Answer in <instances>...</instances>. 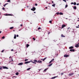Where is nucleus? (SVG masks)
I'll use <instances>...</instances> for the list:
<instances>
[{
  "instance_id": "obj_55",
  "label": "nucleus",
  "mask_w": 79,
  "mask_h": 79,
  "mask_svg": "<svg viewBox=\"0 0 79 79\" xmlns=\"http://www.w3.org/2000/svg\"><path fill=\"white\" fill-rule=\"evenodd\" d=\"M23 26V25L22 24H21V25H20V26Z\"/></svg>"
},
{
  "instance_id": "obj_41",
  "label": "nucleus",
  "mask_w": 79,
  "mask_h": 79,
  "mask_svg": "<svg viewBox=\"0 0 79 79\" xmlns=\"http://www.w3.org/2000/svg\"><path fill=\"white\" fill-rule=\"evenodd\" d=\"M63 1L65 2H66V0H63Z\"/></svg>"
},
{
  "instance_id": "obj_14",
  "label": "nucleus",
  "mask_w": 79,
  "mask_h": 79,
  "mask_svg": "<svg viewBox=\"0 0 79 79\" xmlns=\"http://www.w3.org/2000/svg\"><path fill=\"white\" fill-rule=\"evenodd\" d=\"M59 15H63V13L62 12H60L59 13Z\"/></svg>"
},
{
  "instance_id": "obj_32",
  "label": "nucleus",
  "mask_w": 79,
  "mask_h": 79,
  "mask_svg": "<svg viewBox=\"0 0 79 79\" xmlns=\"http://www.w3.org/2000/svg\"><path fill=\"white\" fill-rule=\"evenodd\" d=\"M40 29H41V28H40V27H39L38 28V30H40Z\"/></svg>"
},
{
  "instance_id": "obj_36",
  "label": "nucleus",
  "mask_w": 79,
  "mask_h": 79,
  "mask_svg": "<svg viewBox=\"0 0 79 79\" xmlns=\"http://www.w3.org/2000/svg\"><path fill=\"white\" fill-rule=\"evenodd\" d=\"M5 38V36H3V37H2V39H4Z\"/></svg>"
},
{
  "instance_id": "obj_5",
  "label": "nucleus",
  "mask_w": 79,
  "mask_h": 79,
  "mask_svg": "<svg viewBox=\"0 0 79 79\" xmlns=\"http://www.w3.org/2000/svg\"><path fill=\"white\" fill-rule=\"evenodd\" d=\"M31 62V61H27L24 62L25 64H28V63H29Z\"/></svg>"
},
{
  "instance_id": "obj_20",
  "label": "nucleus",
  "mask_w": 79,
  "mask_h": 79,
  "mask_svg": "<svg viewBox=\"0 0 79 79\" xmlns=\"http://www.w3.org/2000/svg\"><path fill=\"white\" fill-rule=\"evenodd\" d=\"M13 28H14V27H10V29H13Z\"/></svg>"
},
{
  "instance_id": "obj_39",
  "label": "nucleus",
  "mask_w": 79,
  "mask_h": 79,
  "mask_svg": "<svg viewBox=\"0 0 79 79\" xmlns=\"http://www.w3.org/2000/svg\"><path fill=\"white\" fill-rule=\"evenodd\" d=\"M51 61H54V59H52V60H51Z\"/></svg>"
},
{
  "instance_id": "obj_58",
  "label": "nucleus",
  "mask_w": 79,
  "mask_h": 79,
  "mask_svg": "<svg viewBox=\"0 0 79 79\" xmlns=\"http://www.w3.org/2000/svg\"><path fill=\"white\" fill-rule=\"evenodd\" d=\"M40 70H41V69H39V71H40Z\"/></svg>"
},
{
  "instance_id": "obj_28",
  "label": "nucleus",
  "mask_w": 79,
  "mask_h": 79,
  "mask_svg": "<svg viewBox=\"0 0 79 79\" xmlns=\"http://www.w3.org/2000/svg\"><path fill=\"white\" fill-rule=\"evenodd\" d=\"M28 61V59H26L25 60V61Z\"/></svg>"
},
{
  "instance_id": "obj_62",
  "label": "nucleus",
  "mask_w": 79,
  "mask_h": 79,
  "mask_svg": "<svg viewBox=\"0 0 79 79\" xmlns=\"http://www.w3.org/2000/svg\"><path fill=\"white\" fill-rule=\"evenodd\" d=\"M68 31H69H69H70V30H68Z\"/></svg>"
},
{
  "instance_id": "obj_51",
  "label": "nucleus",
  "mask_w": 79,
  "mask_h": 79,
  "mask_svg": "<svg viewBox=\"0 0 79 79\" xmlns=\"http://www.w3.org/2000/svg\"><path fill=\"white\" fill-rule=\"evenodd\" d=\"M2 33V31H0V34H1Z\"/></svg>"
},
{
  "instance_id": "obj_45",
  "label": "nucleus",
  "mask_w": 79,
  "mask_h": 79,
  "mask_svg": "<svg viewBox=\"0 0 79 79\" xmlns=\"http://www.w3.org/2000/svg\"><path fill=\"white\" fill-rule=\"evenodd\" d=\"M47 57H45L44 58V59L45 60H46V59H47Z\"/></svg>"
},
{
  "instance_id": "obj_35",
  "label": "nucleus",
  "mask_w": 79,
  "mask_h": 79,
  "mask_svg": "<svg viewBox=\"0 0 79 79\" xmlns=\"http://www.w3.org/2000/svg\"><path fill=\"white\" fill-rule=\"evenodd\" d=\"M33 40H35V38H33Z\"/></svg>"
},
{
  "instance_id": "obj_54",
  "label": "nucleus",
  "mask_w": 79,
  "mask_h": 79,
  "mask_svg": "<svg viewBox=\"0 0 79 79\" xmlns=\"http://www.w3.org/2000/svg\"><path fill=\"white\" fill-rule=\"evenodd\" d=\"M11 60L12 61H13V59L12 58L11 59Z\"/></svg>"
},
{
  "instance_id": "obj_63",
  "label": "nucleus",
  "mask_w": 79,
  "mask_h": 79,
  "mask_svg": "<svg viewBox=\"0 0 79 79\" xmlns=\"http://www.w3.org/2000/svg\"><path fill=\"white\" fill-rule=\"evenodd\" d=\"M78 21H79V20H77Z\"/></svg>"
},
{
  "instance_id": "obj_49",
  "label": "nucleus",
  "mask_w": 79,
  "mask_h": 79,
  "mask_svg": "<svg viewBox=\"0 0 79 79\" xmlns=\"http://www.w3.org/2000/svg\"><path fill=\"white\" fill-rule=\"evenodd\" d=\"M17 37H19V35H17Z\"/></svg>"
},
{
  "instance_id": "obj_9",
  "label": "nucleus",
  "mask_w": 79,
  "mask_h": 79,
  "mask_svg": "<svg viewBox=\"0 0 79 79\" xmlns=\"http://www.w3.org/2000/svg\"><path fill=\"white\" fill-rule=\"evenodd\" d=\"M3 69H8V67H5V66H3Z\"/></svg>"
},
{
  "instance_id": "obj_38",
  "label": "nucleus",
  "mask_w": 79,
  "mask_h": 79,
  "mask_svg": "<svg viewBox=\"0 0 79 79\" xmlns=\"http://www.w3.org/2000/svg\"><path fill=\"white\" fill-rule=\"evenodd\" d=\"M78 27H76V28H79V25H78Z\"/></svg>"
},
{
  "instance_id": "obj_18",
  "label": "nucleus",
  "mask_w": 79,
  "mask_h": 79,
  "mask_svg": "<svg viewBox=\"0 0 79 79\" xmlns=\"http://www.w3.org/2000/svg\"><path fill=\"white\" fill-rule=\"evenodd\" d=\"M52 64H53L52 63L49 65H48V66L50 67V66H52Z\"/></svg>"
},
{
  "instance_id": "obj_16",
  "label": "nucleus",
  "mask_w": 79,
  "mask_h": 79,
  "mask_svg": "<svg viewBox=\"0 0 79 79\" xmlns=\"http://www.w3.org/2000/svg\"><path fill=\"white\" fill-rule=\"evenodd\" d=\"M27 48H28V47H29V45L28 44H27Z\"/></svg>"
},
{
  "instance_id": "obj_24",
  "label": "nucleus",
  "mask_w": 79,
  "mask_h": 79,
  "mask_svg": "<svg viewBox=\"0 0 79 79\" xmlns=\"http://www.w3.org/2000/svg\"><path fill=\"white\" fill-rule=\"evenodd\" d=\"M38 63H42V61L41 60H39L38 61Z\"/></svg>"
},
{
  "instance_id": "obj_8",
  "label": "nucleus",
  "mask_w": 79,
  "mask_h": 79,
  "mask_svg": "<svg viewBox=\"0 0 79 79\" xmlns=\"http://www.w3.org/2000/svg\"><path fill=\"white\" fill-rule=\"evenodd\" d=\"M64 27H66V25H63L62 26V29H63Z\"/></svg>"
},
{
  "instance_id": "obj_61",
  "label": "nucleus",
  "mask_w": 79,
  "mask_h": 79,
  "mask_svg": "<svg viewBox=\"0 0 79 79\" xmlns=\"http://www.w3.org/2000/svg\"><path fill=\"white\" fill-rule=\"evenodd\" d=\"M34 13H35V12H34Z\"/></svg>"
},
{
  "instance_id": "obj_52",
  "label": "nucleus",
  "mask_w": 79,
  "mask_h": 79,
  "mask_svg": "<svg viewBox=\"0 0 79 79\" xmlns=\"http://www.w3.org/2000/svg\"><path fill=\"white\" fill-rule=\"evenodd\" d=\"M77 5H79V3H77Z\"/></svg>"
},
{
  "instance_id": "obj_10",
  "label": "nucleus",
  "mask_w": 79,
  "mask_h": 79,
  "mask_svg": "<svg viewBox=\"0 0 79 79\" xmlns=\"http://www.w3.org/2000/svg\"><path fill=\"white\" fill-rule=\"evenodd\" d=\"M74 48V47L73 46H71L69 47V49H73Z\"/></svg>"
},
{
  "instance_id": "obj_56",
  "label": "nucleus",
  "mask_w": 79,
  "mask_h": 79,
  "mask_svg": "<svg viewBox=\"0 0 79 79\" xmlns=\"http://www.w3.org/2000/svg\"><path fill=\"white\" fill-rule=\"evenodd\" d=\"M45 8L46 9H47V7H46Z\"/></svg>"
},
{
  "instance_id": "obj_25",
  "label": "nucleus",
  "mask_w": 79,
  "mask_h": 79,
  "mask_svg": "<svg viewBox=\"0 0 79 79\" xmlns=\"http://www.w3.org/2000/svg\"><path fill=\"white\" fill-rule=\"evenodd\" d=\"M15 74H16V75H18L19 74V73H18V72H17V73H16Z\"/></svg>"
},
{
  "instance_id": "obj_13",
  "label": "nucleus",
  "mask_w": 79,
  "mask_h": 79,
  "mask_svg": "<svg viewBox=\"0 0 79 79\" xmlns=\"http://www.w3.org/2000/svg\"><path fill=\"white\" fill-rule=\"evenodd\" d=\"M61 37H65V36H64L63 34H62L61 35Z\"/></svg>"
},
{
  "instance_id": "obj_12",
  "label": "nucleus",
  "mask_w": 79,
  "mask_h": 79,
  "mask_svg": "<svg viewBox=\"0 0 79 79\" xmlns=\"http://www.w3.org/2000/svg\"><path fill=\"white\" fill-rule=\"evenodd\" d=\"M73 9L74 10H76V9H77V7H76V6H74L73 7Z\"/></svg>"
},
{
  "instance_id": "obj_46",
  "label": "nucleus",
  "mask_w": 79,
  "mask_h": 79,
  "mask_svg": "<svg viewBox=\"0 0 79 79\" xmlns=\"http://www.w3.org/2000/svg\"><path fill=\"white\" fill-rule=\"evenodd\" d=\"M4 52V50H2V51L1 52Z\"/></svg>"
},
{
  "instance_id": "obj_4",
  "label": "nucleus",
  "mask_w": 79,
  "mask_h": 79,
  "mask_svg": "<svg viewBox=\"0 0 79 79\" xmlns=\"http://www.w3.org/2000/svg\"><path fill=\"white\" fill-rule=\"evenodd\" d=\"M69 55H64V57H65L66 58H67V57H69Z\"/></svg>"
},
{
  "instance_id": "obj_50",
  "label": "nucleus",
  "mask_w": 79,
  "mask_h": 79,
  "mask_svg": "<svg viewBox=\"0 0 79 79\" xmlns=\"http://www.w3.org/2000/svg\"><path fill=\"white\" fill-rule=\"evenodd\" d=\"M14 51L13 49H12L11 50V51Z\"/></svg>"
},
{
  "instance_id": "obj_60",
  "label": "nucleus",
  "mask_w": 79,
  "mask_h": 79,
  "mask_svg": "<svg viewBox=\"0 0 79 79\" xmlns=\"http://www.w3.org/2000/svg\"><path fill=\"white\" fill-rule=\"evenodd\" d=\"M17 53V52H15V53Z\"/></svg>"
},
{
  "instance_id": "obj_22",
  "label": "nucleus",
  "mask_w": 79,
  "mask_h": 79,
  "mask_svg": "<svg viewBox=\"0 0 79 79\" xmlns=\"http://www.w3.org/2000/svg\"><path fill=\"white\" fill-rule=\"evenodd\" d=\"M54 77L52 78V79H55V78H56V77Z\"/></svg>"
},
{
  "instance_id": "obj_57",
  "label": "nucleus",
  "mask_w": 79,
  "mask_h": 79,
  "mask_svg": "<svg viewBox=\"0 0 79 79\" xmlns=\"http://www.w3.org/2000/svg\"><path fill=\"white\" fill-rule=\"evenodd\" d=\"M52 3H53V1H52Z\"/></svg>"
},
{
  "instance_id": "obj_23",
  "label": "nucleus",
  "mask_w": 79,
  "mask_h": 79,
  "mask_svg": "<svg viewBox=\"0 0 79 79\" xmlns=\"http://www.w3.org/2000/svg\"><path fill=\"white\" fill-rule=\"evenodd\" d=\"M30 69H31V68H29L28 69H27V70L29 71V70H30Z\"/></svg>"
},
{
  "instance_id": "obj_34",
  "label": "nucleus",
  "mask_w": 79,
  "mask_h": 79,
  "mask_svg": "<svg viewBox=\"0 0 79 79\" xmlns=\"http://www.w3.org/2000/svg\"><path fill=\"white\" fill-rule=\"evenodd\" d=\"M52 62V60H51L49 62V63L50 64Z\"/></svg>"
},
{
  "instance_id": "obj_33",
  "label": "nucleus",
  "mask_w": 79,
  "mask_h": 79,
  "mask_svg": "<svg viewBox=\"0 0 79 79\" xmlns=\"http://www.w3.org/2000/svg\"><path fill=\"white\" fill-rule=\"evenodd\" d=\"M7 2H10V0H7Z\"/></svg>"
},
{
  "instance_id": "obj_64",
  "label": "nucleus",
  "mask_w": 79,
  "mask_h": 79,
  "mask_svg": "<svg viewBox=\"0 0 79 79\" xmlns=\"http://www.w3.org/2000/svg\"><path fill=\"white\" fill-rule=\"evenodd\" d=\"M1 4H2L0 2V5H1Z\"/></svg>"
},
{
  "instance_id": "obj_21",
  "label": "nucleus",
  "mask_w": 79,
  "mask_h": 79,
  "mask_svg": "<svg viewBox=\"0 0 79 79\" xmlns=\"http://www.w3.org/2000/svg\"><path fill=\"white\" fill-rule=\"evenodd\" d=\"M55 5H56L55 4H54L53 5H52V6H53L54 7H55Z\"/></svg>"
},
{
  "instance_id": "obj_40",
  "label": "nucleus",
  "mask_w": 79,
  "mask_h": 79,
  "mask_svg": "<svg viewBox=\"0 0 79 79\" xmlns=\"http://www.w3.org/2000/svg\"><path fill=\"white\" fill-rule=\"evenodd\" d=\"M35 6H37V4L35 3Z\"/></svg>"
},
{
  "instance_id": "obj_48",
  "label": "nucleus",
  "mask_w": 79,
  "mask_h": 79,
  "mask_svg": "<svg viewBox=\"0 0 79 79\" xmlns=\"http://www.w3.org/2000/svg\"><path fill=\"white\" fill-rule=\"evenodd\" d=\"M11 58V56H10V57H9V59H10Z\"/></svg>"
},
{
  "instance_id": "obj_26",
  "label": "nucleus",
  "mask_w": 79,
  "mask_h": 79,
  "mask_svg": "<svg viewBox=\"0 0 79 79\" xmlns=\"http://www.w3.org/2000/svg\"><path fill=\"white\" fill-rule=\"evenodd\" d=\"M47 69H48V68L45 69L44 71H45V72H46V71H47Z\"/></svg>"
},
{
  "instance_id": "obj_15",
  "label": "nucleus",
  "mask_w": 79,
  "mask_h": 79,
  "mask_svg": "<svg viewBox=\"0 0 79 79\" xmlns=\"http://www.w3.org/2000/svg\"><path fill=\"white\" fill-rule=\"evenodd\" d=\"M14 39H16V35H14Z\"/></svg>"
},
{
  "instance_id": "obj_17",
  "label": "nucleus",
  "mask_w": 79,
  "mask_h": 79,
  "mask_svg": "<svg viewBox=\"0 0 79 79\" xmlns=\"http://www.w3.org/2000/svg\"><path fill=\"white\" fill-rule=\"evenodd\" d=\"M8 3H6V4H5L4 5H3V6H4V7H5V6H6V5H8Z\"/></svg>"
},
{
  "instance_id": "obj_31",
  "label": "nucleus",
  "mask_w": 79,
  "mask_h": 79,
  "mask_svg": "<svg viewBox=\"0 0 79 79\" xmlns=\"http://www.w3.org/2000/svg\"><path fill=\"white\" fill-rule=\"evenodd\" d=\"M74 5H76V2H74Z\"/></svg>"
},
{
  "instance_id": "obj_2",
  "label": "nucleus",
  "mask_w": 79,
  "mask_h": 79,
  "mask_svg": "<svg viewBox=\"0 0 79 79\" xmlns=\"http://www.w3.org/2000/svg\"><path fill=\"white\" fill-rule=\"evenodd\" d=\"M75 47H76L77 48H78L79 47V44H76Z\"/></svg>"
},
{
  "instance_id": "obj_30",
  "label": "nucleus",
  "mask_w": 79,
  "mask_h": 79,
  "mask_svg": "<svg viewBox=\"0 0 79 79\" xmlns=\"http://www.w3.org/2000/svg\"><path fill=\"white\" fill-rule=\"evenodd\" d=\"M34 62H37V61L36 60H33Z\"/></svg>"
},
{
  "instance_id": "obj_1",
  "label": "nucleus",
  "mask_w": 79,
  "mask_h": 79,
  "mask_svg": "<svg viewBox=\"0 0 79 79\" xmlns=\"http://www.w3.org/2000/svg\"><path fill=\"white\" fill-rule=\"evenodd\" d=\"M36 8L35 7H33V8L32 9H31V10H32V11H35V10Z\"/></svg>"
},
{
  "instance_id": "obj_11",
  "label": "nucleus",
  "mask_w": 79,
  "mask_h": 79,
  "mask_svg": "<svg viewBox=\"0 0 79 79\" xmlns=\"http://www.w3.org/2000/svg\"><path fill=\"white\" fill-rule=\"evenodd\" d=\"M70 52H74L75 51V50L74 49H70Z\"/></svg>"
},
{
  "instance_id": "obj_43",
  "label": "nucleus",
  "mask_w": 79,
  "mask_h": 79,
  "mask_svg": "<svg viewBox=\"0 0 79 79\" xmlns=\"http://www.w3.org/2000/svg\"><path fill=\"white\" fill-rule=\"evenodd\" d=\"M49 23H52V21H49Z\"/></svg>"
},
{
  "instance_id": "obj_6",
  "label": "nucleus",
  "mask_w": 79,
  "mask_h": 79,
  "mask_svg": "<svg viewBox=\"0 0 79 79\" xmlns=\"http://www.w3.org/2000/svg\"><path fill=\"white\" fill-rule=\"evenodd\" d=\"M73 74H74V73H69V76H73Z\"/></svg>"
},
{
  "instance_id": "obj_44",
  "label": "nucleus",
  "mask_w": 79,
  "mask_h": 79,
  "mask_svg": "<svg viewBox=\"0 0 79 79\" xmlns=\"http://www.w3.org/2000/svg\"><path fill=\"white\" fill-rule=\"evenodd\" d=\"M1 69H2V67H0V70Z\"/></svg>"
},
{
  "instance_id": "obj_59",
  "label": "nucleus",
  "mask_w": 79,
  "mask_h": 79,
  "mask_svg": "<svg viewBox=\"0 0 79 79\" xmlns=\"http://www.w3.org/2000/svg\"><path fill=\"white\" fill-rule=\"evenodd\" d=\"M69 28H68V30H69Z\"/></svg>"
},
{
  "instance_id": "obj_27",
  "label": "nucleus",
  "mask_w": 79,
  "mask_h": 79,
  "mask_svg": "<svg viewBox=\"0 0 79 79\" xmlns=\"http://www.w3.org/2000/svg\"><path fill=\"white\" fill-rule=\"evenodd\" d=\"M56 15H59V14H60V13H59V12H57V13H56Z\"/></svg>"
},
{
  "instance_id": "obj_42",
  "label": "nucleus",
  "mask_w": 79,
  "mask_h": 79,
  "mask_svg": "<svg viewBox=\"0 0 79 79\" xmlns=\"http://www.w3.org/2000/svg\"><path fill=\"white\" fill-rule=\"evenodd\" d=\"M2 9L3 10H5V8L3 7Z\"/></svg>"
},
{
  "instance_id": "obj_7",
  "label": "nucleus",
  "mask_w": 79,
  "mask_h": 79,
  "mask_svg": "<svg viewBox=\"0 0 79 79\" xmlns=\"http://www.w3.org/2000/svg\"><path fill=\"white\" fill-rule=\"evenodd\" d=\"M23 63H20L19 64H18V65H19V66H20L21 65H23Z\"/></svg>"
},
{
  "instance_id": "obj_3",
  "label": "nucleus",
  "mask_w": 79,
  "mask_h": 79,
  "mask_svg": "<svg viewBox=\"0 0 79 79\" xmlns=\"http://www.w3.org/2000/svg\"><path fill=\"white\" fill-rule=\"evenodd\" d=\"M5 16H13V15H11V14H5L4 15Z\"/></svg>"
},
{
  "instance_id": "obj_19",
  "label": "nucleus",
  "mask_w": 79,
  "mask_h": 79,
  "mask_svg": "<svg viewBox=\"0 0 79 79\" xmlns=\"http://www.w3.org/2000/svg\"><path fill=\"white\" fill-rule=\"evenodd\" d=\"M30 62H32V63H35V64H36V63H35V62H33L32 60H30Z\"/></svg>"
},
{
  "instance_id": "obj_29",
  "label": "nucleus",
  "mask_w": 79,
  "mask_h": 79,
  "mask_svg": "<svg viewBox=\"0 0 79 79\" xmlns=\"http://www.w3.org/2000/svg\"><path fill=\"white\" fill-rule=\"evenodd\" d=\"M68 5H65V8H67V7H68Z\"/></svg>"
},
{
  "instance_id": "obj_47",
  "label": "nucleus",
  "mask_w": 79,
  "mask_h": 79,
  "mask_svg": "<svg viewBox=\"0 0 79 79\" xmlns=\"http://www.w3.org/2000/svg\"><path fill=\"white\" fill-rule=\"evenodd\" d=\"M71 4H74V3L72 2V3H71Z\"/></svg>"
},
{
  "instance_id": "obj_53",
  "label": "nucleus",
  "mask_w": 79,
  "mask_h": 79,
  "mask_svg": "<svg viewBox=\"0 0 79 79\" xmlns=\"http://www.w3.org/2000/svg\"><path fill=\"white\" fill-rule=\"evenodd\" d=\"M44 59L43 60V61H44Z\"/></svg>"
},
{
  "instance_id": "obj_37",
  "label": "nucleus",
  "mask_w": 79,
  "mask_h": 79,
  "mask_svg": "<svg viewBox=\"0 0 79 79\" xmlns=\"http://www.w3.org/2000/svg\"><path fill=\"white\" fill-rule=\"evenodd\" d=\"M64 74V73H61V75H63Z\"/></svg>"
}]
</instances>
